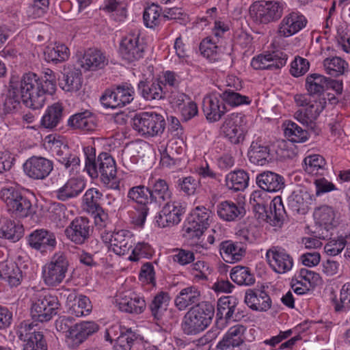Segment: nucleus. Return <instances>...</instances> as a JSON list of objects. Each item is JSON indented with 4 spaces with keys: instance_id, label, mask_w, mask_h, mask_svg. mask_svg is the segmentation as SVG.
Wrapping results in <instances>:
<instances>
[{
    "instance_id": "f257e3e1",
    "label": "nucleus",
    "mask_w": 350,
    "mask_h": 350,
    "mask_svg": "<svg viewBox=\"0 0 350 350\" xmlns=\"http://www.w3.org/2000/svg\"><path fill=\"white\" fill-rule=\"evenodd\" d=\"M56 90V77L47 69L42 77L33 72L24 74L17 81H11L3 106L6 113L18 109L21 102L34 109L42 108L46 95H52Z\"/></svg>"
},
{
    "instance_id": "f03ea898",
    "label": "nucleus",
    "mask_w": 350,
    "mask_h": 350,
    "mask_svg": "<svg viewBox=\"0 0 350 350\" xmlns=\"http://www.w3.org/2000/svg\"><path fill=\"white\" fill-rule=\"evenodd\" d=\"M214 315V307L208 302H202L191 308L185 315L182 323L183 332L196 334L204 330Z\"/></svg>"
},
{
    "instance_id": "7ed1b4c3",
    "label": "nucleus",
    "mask_w": 350,
    "mask_h": 350,
    "mask_svg": "<svg viewBox=\"0 0 350 350\" xmlns=\"http://www.w3.org/2000/svg\"><path fill=\"white\" fill-rule=\"evenodd\" d=\"M43 145L70 172L78 170L80 159L77 155L70 153L64 137L57 134H49L44 137Z\"/></svg>"
},
{
    "instance_id": "20e7f679",
    "label": "nucleus",
    "mask_w": 350,
    "mask_h": 350,
    "mask_svg": "<svg viewBox=\"0 0 350 350\" xmlns=\"http://www.w3.org/2000/svg\"><path fill=\"white\" fill-rule=\"evenodd\" d=\"M165 122L162 115L155 111L137 113L133 119V129L140 135L154 137L163 133Z\"/></svg>"
},
{
    "instance_id": "39448f33",
    "label": "nucleus",
    "mask_w": 350,
    "mask_h": 350,
    "mask_svg": "<svg viewBox=\"0 0 350 350\" xmlns=\"http://www.w3.org/2000/svg\"><path fill=\"white\" fill-rule=\"evenodd\" d=\"M212 212L204 206H196L190 213L183 228V234L188 239L199 240L212 221Z\"/></svg>"
},
{
    "instance_id": "423d86ee",
    "label": "nucleus",
    "mask_w": 350,
    "mask_h": 350,
    "mask_svg": "<svg viewBox=\"0 0 350 350\" xmlns=\"http://www.w3.org/2000/svg\"><path fill=\"white\" fill-rule=\"evenodd\" d=\"M147 46L146 39L135 31L122 36L120 41L118 53L122 59L132 62L143 57Z\"/></svg>"
},
{
    "instance_id": "0eeeda50",
    "label": "nucleus",
    "mask_w": 350,
    "mask_h": 350,
    "mask_svg": "<svg viewBox=\"0 0 350 350\" xmlns=\"http://www.w3.org/2000/svg\"><path fill=\"white\" fill-rule=\"evenodd\" d=\"M68 261L62 253L55 254L42 268V278L48 286H57L66 278Z\"/></svg>"
},
{
    "instance_id": "6e6552de",
    "label": "nucleus",
    "mask_w": 350,
    "mask_h": 350,
    "mask_svg": "<svg viewBox=\"0 0 350 350\" xmlns=\"http://www.w3.org/2000/svg\"><path fill=\"white\" fill-rule=\"evenodd\" d=\"M247 118L239 113H232L227 116L221 127V135L231 144L241 143L247 132Z\"/></svg>"
},
{
    "instance_id": "1a4fd4ad",
    "label": "nucleus",
    "mask_w": 350,
    "mask_h": 350,
    "mask_svg": "<svg viewBox=\"0 0 350 350\" xmlns=\"http://www.w3.org/2000/svg\"><path fill=\"white\" fill-rule=\"evenodd\" d=\"M112 304L119 310L139 314L146 309V301L139 295L131 289L120 288L112 299Z\"/></svg>"
},
{
    "instance_id": "9d476101",
    "label": "nucleus",
    "mask_w": 350,
    "mask_h": 350,
    "mask_svg": "<svg viewBox=\"0 0 350 350\" xmlns=\"http://www.w3.org/2000/svg\"><path fill=\"white\" fill-rule=\"evenodd\" d=\"M59 308L58 299L51 295H39L31 302L30 313L34 321H49L57 314Z\"/></svg>"
},
{
    "instance_id": "9b49d317",
    "label": "nucleus",
    "mask_w": 350,
    "mask_h": 350,
    "mask_svg": "<svg viewBox=\"0 0 350 350\" xmlns=\"http://www.w3.org/2000/svg\"><path fill=\"white\" fill-rule=\"evenodd\" d=\"M132 233L127 230L105 232L101 234L103 241L109 251L118 256L129 254L132 247Z\"/></svg>"
},
{
    "instance_id": "f8f14e48",
    "label": "nucleus",
    "mask_w": 350,
    "mask_h": 350,
    "mask_svg": "<svg viewBox=\"0 0 350 350\" xmlns=\"http://www.w3.org/2000/svg\"><path fill=\"white\" fill-rule=\"evenodd\" d=\"M185 212V206L179 201H170L162 207L156 215L154 221L157 226L165 228L179 224Z\"/></svg>"
},
{
    "instance_id": "ddd939ff",
    "label": "nucleus",
    "mask_w": 350,
    "mask_h": 350,
    "mask_svg": "<svg viewBox=\"0 0 350 350\" xmlns=\"http://www.w3.org/2000/svg\"><path fill=\"white\" fill-rule=\"evenodd\" d=\"M313 216L316 225L326 232V234L321 233L323 238L340 224V215L332 206L324 205L316 208Z\"/></svg>"
},
{
    "instance_id": "4468645a",
    "label": "nucleus",
    "mask_w": 350,
    "mask_h": 350,
    "mask_svg": "<svg viewBox=\"0 0 350 350\" xmlns=\"http://www.w3.org/2000/svg\"><path fill=\"white\" fill-rule=\"evenodd\" d=\"M287 55L282 52L273 51L254 56L251 60V66L255 70L280 69L286 64Z\"/></svg>"
},
{
    "instance_id": "2eb2a0df",
    "label": "nucleus",
    "mask_w": 350,
    "mask_h": 350,
    "mask_svg": "<svg viewBox=\"0 0 350 350\" xmlns=\"http://www.w3.org/2000/svg\"><path fill=\"white\" fill-rule=\"evenodd\" d=\"M319 273L306 268L300 269L295 273L291 280V287L297 295L307 293L311 288L321 283Z\"/></svg>"
},
{
    "instance_id": "dca6fc26",
    "label": "nucleus",
    "mask_w": 350,
    "mask_h": 350,
    "mask_svg": "<svg viewBox=\"0 0 350 350\" xmlns=\"http://www.w3.org/2000/svg\"><path fill=\"white\" fill-rule=\"evenodd\" d=\"M25 174L35 180L47 177L53 169V162L44 157H31L23 165Z\"/></svg>"
},
{
    "instance_id": "f3484780",
    "label": "nucleus",
    "mask_w": 350,
    "mask_h": 350,
    "mask_svg": "<svg viewBox=\"0 0 350 350\" xmlns=\"http://www.w3.org/2000/svg\"><path fill=\"white\" fill-rule=\"evenodd\" d=\"M266 258L271 268L278 273H285L293 267V258L282 248L272 247L266 252Z\"/></svg>"
},
{
    "instance_id": "a211bd4d",
    "label": "nucleus",
    "mask_w": 350,
    "mask_h": 350,
    "mask_svg": "<svg viewBox=\"0 0 350 350\" xmlns=\"http://www.w3.org/2000/svg\"><path fill=\"white\" fill-rule=\"evenodd\" d=\"M27 241L32 249L42 253L53 250L57 244L54 233L44 228L32 231L27 237Z\"/></svg>"
},
{
    "instance_id": "6ab92c4d",
    "label": "nucleus",
    "mask_w": 350,
    "mask_h": 350,
    "mask_svg": "<svg viewBox=\"0 0 350 350\" xmlns=\"http://www.w3.org/2000/svg\"><path fill=\"white\" fill-rule=\"evenodd\" d=\"M202 107L206 119L211 122L220 120L227 111L222 94L219 93L206 95L203 99Z\"/></svg>"
},
{
    "instance_id": "aec40b11",
    "label": "nucleus",
    "mask_w": 350,
    "mask_h": 350,
    "mask_svg": "<svg viewBox=\"0 0 350 350\" xmlns=\"http://www.w3.org/2000/svg\"><path fill=\"white\" fill-rule=\"evenodd\" d=\"M18 336L25 341L23 350H46L43 335L36 332L31 323H23L18 329Z\"/></svg>"
},
{
    "instance_id": "412c9836",
    "label": "nucleus",
    "mask_w": 350,
    "mask_h": 350,
    "mask_svg": "<svg viewBox=\"0 0 350 350\" xmlns=\"http://www.w3.org/2000/svg\"><path fill=\"white\" fill-rule=\"evenodd\" d=\"M91 232L89 221L85 217L75 219L65 230L68 239L77 244H82L87 240Z\"/></svg>"
},
{
    "instance_id": "4be33fe9",
    "label": "nucleus",
    "mask_w": 350,
    "mask_h": 350,
    "mask_svg": "<svg viewBox=\"0 0 350 350\" xmlns=\"http://www.w3.org/2000/svg\"><path fill=\"white\" fill-rule=\"evenodd\" d=\"M77 62L84 70L94 71L103 68L108 60L100 51L89 49L78 57Z\"/></svg>"
},
{
    "instance_id": "5701e85b",
    "label": "nucleus",
    "mask_w": 350,
    "mask_h": 350,
    "mask_svg": "<svg viewBox=\"0 0 350 350\" xmlns=\"http://www.w3.org/2000/svg\"><path fill=\"white\" fill-rule=\"evenodd\" d=\"M85 185L86 181L83 176L72 177L55 191V196L59 200H68L78 196L85 189Z\"/></svg>"
},
{
    "instance_id": "b1692460",
    "label": "nucleus",
    "mask_w": 350,
    "mask_h": 350,
    "mask_svg": "<svg viewBox=\"0 0 350 350\" xmlns=\"http://www.w3.org/2000/svg\"><path fill=\"white\" fill-rule=\"evenodd\" d=\"M83 79L81 70L76 68H64L62 79L59 81V88L65 92L77 94L83 86Z\"/></svg>"
},
{
    "instance_id": "393cba45",
    "label": "nucleus",
    "mask_w": 350,
    "mask_h": 350,
    "mask_svg": "<svg viewBox=\"0 0 350 350\" xmlns=\"http://www.w3.org/2000/svg\"><path fill=\"white\" fill-rule=\"evenodd\" d=\"M66 306L69 313L77 317L87 316L92 310L90 299L83 295H77L75 292H70L68 295Z\"/></svg>"
},
{
    "instance_id": "a878e982",
    "label": "nucleus",
    "mask_w": 350,
    "mask_h": 350,
    "mask_svg": "<svg viewBox=\"0 0 350 350\" xmlns=\"http://www.w3.org/2000/svg\"><path fill=\"white\" fill-rule=\"evenodd\" d=\"M295 101L297 105L305 107L309 112V117L314 120L319 116L326 105L325 97L307 94L295 96Z\"/></svg>"
},
{
    "instance_id": "bb28decb",
    "label": "nucleus",
    "mask_w": 350,
    "mask_h": 350,
    "mask_svg": "<svg viewBox=\"0 0 350 350\" xmlns=\"http://www.w3.org/2000/svg\"><path fill=\"white\" fill-rule=\"evenodd\" d=\"M44 58L48 63L57 64L67 61L70 57V49L62 42H55L47 44L43 51Z\"/></svg>"
},
{
    "instance_id": "cd10ccee",
    "label": "nucleus",
    "mask_w": 350,
    "mask_h": 350,
    "mask_svg": "<svg viewBox=\"0 0 350 350\" xmlns=\"http://www.w3.org/2000/svg\"><path fill=\"white\" fill-rule=\"evenodd\" d=\"M67 125L73 129L93 131L97 127V122L92 113L84 111L70 116L68 119Z\"/></svg>"
},
{
    "instance_id": "c85d7f7f",
    "label": "nucleus",
    "mask_w": 350,
    "mask_h": 350,
    "mask_svg": "<svg viewBox=\"0 0 350 350\" xmlns=\"http://www.w3.org/2000/svg\"><path fill=\"white\" fill-rule=\"evenodd\" d=\"M256 184L262 190L271 193L278 192L284 187V178L271 171L257 175Z\"/></svg>"
},
{
    "instance_id": "c756f323",
    "label": "nucleus",
    "mask_w": 350,
    "mask_h": 350,
    "mask_svg": "<svg viewBox=\"0 0 350 350\" xmlns=\"http://www.w3.org/2000/svg\"><path fill=\"white\" fill-rule=\"evenodd\" d=\"M245 302L253 310L264 312L271 306V301L268 294L262 291L249 290L245 293Z\"/></svg>"
},
{
    "instance_id": "7c9ffc66",
    "label": "nucleus",
    "mask_w": 350,
    "mask_h": 350,
    "mask_svg": "<svg viewBox=\"0 0 350 350\" xmlns=\"http://www.w3.org/2000/svg\"><path fill=\"white\" fill-rule=\"evenodd\" d=\"M245 210L241 203L226 200L217 205L218 216L223 220L231 221L244 216Z\"/></svg>"
},
{
    "instance_id": "2f4dec72",
    "label": "nucleus",
    "mask_w": 350,
    "mask_h": 350,
    "mask_svg": "<svg viewBox=\"0 0 350 350\" xmlns=\"http://www.w3.org/2000/svg\"><path fill=\"white\" fill-rule=\"evenodd\" d=\"M312 195L306 189H298L293 192L288 197V206L298 213L305 214L309 205L312 202Z\"/></svg>"
},
{
    "instance_id": "473e14b6",
    "label": "nucleus",
    "mask_w": 350,
    "mask_h": 350,
    "mask_svg": "<svg viewBox=\"0 0 350 350\" xmlns=\"http://www.w3.org/2000/svg\"><path fill=\"white\" fill-rule=\"evenodd\" d=\"M97 167L101 180L105 184H109L116 178V168L114 159L106 152L99 154L97 159Z\"/></svg>"
},
{
    "instance_id": "72a5a7b5",
    "label": "nucleus",
    "mask_w": 350,
    "mask_h": 350,
    "mask_svg": "<svg viewBox=\"0 0 350 350\" xmlns=\"http://www.w3.org/2000/svg\"><path fill=\"white\" fill-rule=\"evenodd\" d=\"M219 253L224 261L234 263L239 261L245 254V249L239 243L228 240L219 245Z\"/></svg>"
},
{
    "instance_id": "f704fd0d",
    "label": "nucleus",
    "mask_w": 350,
    "mask_h": 350,
    "mask_svg": "<svg viewBox=\"0 0 350 350\" xmlns=\"http://www.w3.org/2000/svg\"><path fill=\"white\" fill-rule=\"evenodd\" d=\"M306 88L308 95L325 97L324 92L329 88V79L320 74H311L306 78Z\"/></svg>"
},
{
    "instance_id": "c9c22d12",
    "label": "nucleus",
    "mask_w": 350,
    "mask_h": 350,
    "mask_svg": "<svg viewBox=\"0 0 350 350\" xmlns=\"http://www.w3.org/2000/svg\"><path fill=\"white\" fill-rule=\"evenodd\" d=\"M200 49L202 55L211 62L217 61L224 53L228 52L226 46L216 43L210 37L201 42Z\"/></svg>"
},
{
    "instance_id": "e433bc0d",
    "label": "nucleus",
    "mask_w": 350,
    "mask_h": 350,
    "mask_svg": "<svg viewBox=\"0 0 350 350\" xmlns=\"http://www.w3.org/2000/svg\"><path fill=\"white\" fill-rule=\"evenodd\" d=\"M63 117V106L55 103L49 106L40 119V124L45 129H52L56 127Z\"/></svg>"
},
{
    "instance_id": "4c0bfd02",
    "label": "nucleus",
    "mask_w": 350,
    "mask_h": 350,
    "mask_svg": "<svg viewBox=\"0 0 350 350\" xmlns=\"http://www.w3.org/2000/svg\"><path fill=\"white\" fill-rule=\"evenodd\" d=\"M150 196L155 200L165 201L171 198L172 193L165 180L151 175L148 180Z\"/></svg>"
},
{
    "instance_id": "58836bf2",
    "label": "nucleus",
    "mask_w": 350,
    "mask_h": 350,
    "mask_svg": "<svg viewBox=\"0 0 350 350\" xmlns=\"http://www.w3.org/2000/svg\"><path fill=\"white\" fill-rule=\"evenodd\" d=\"M138 90L146 100H161L164 98L165 94L164 88L157 79L152 83L140 81L138 84Z\"/></svg>"
},
{
    "instance_id": "ea45409f",
    "label": "nucleus",
    "mask_w": 350,
    "mask_h": 350,
    "mask_svg": "<svg viewBox=\"0 0 350 350\" xmlns=\"http://www.w3.org/2000/svg\"><path fill=\"white\" fill-rule=\"evenodd\" d=\"M0 276L8 282L11 286H18L22 280V272L16 264L6 260L0 264Z\"/></svg>"
},
{
    "instance_id": "a19ab883",
    "label": "nucleus",
    "mask_w": 350,
    "mask_h": 350,
    "mask_svg": "<svg viewBox=\"0 0 350 350\" xmlns=\"http://www.w3.org/2000/svg\"><path fill=\"white\" fill-rule=\"evenodd\" d=\"M249 175L242 170H234L225 176V185L228 189L243 191L248 187Z\"/></svg>"
},
{
    "instance_id": "79ce46f5",
    "label": "nucleus",
    "mask_w": 350,
    "mask_h": 350,
    "mask_svg": "<svg viewBox=\"0 0 350 350\" xmlns=\"http://www.w3.org/2000/svg\"><path fill=\"white\" fill-rule=\"evenodd\" d=\"M142 339H137L131 329H126L125 332H121L113 346L114 350H140Z\"/></svg>"
},
{
    "instance_id": "37998d69",
    "label": "nucleus",
    "mask_w": 350,
    "mask_h": 350,
    "mask_svg": "<svg viewBox=\"0 0 350 350\" xmlns=\"http://www.w3.org/2000/svg\"><path fill=\"white\" fill-rule=\"evenodd\" d=\"M23 226L20 224L6 219H0V237L16 242L23 237Z\"/></svg>"
},
{
    "instance_id": "c03bdc74",
    "label": "nucleus",
    "mask_w": 350,
    "mask_h": 350,
    "mask_svg": "<svg viewBox=\"0 0 350 350\" xmlns=\"http://www.w3.org/2000/svg\"><path fill=\"white\" fill-rule=\"evenodd\" d=\"M200 293L195 286H189L182 289L175 299V305L180 310L186 309L189 306L199 301Z\"/></svg>"
},
{
    "instance_id": "a18cd8bd",
    "label": "nucleus",
    "mask_w": 350,
    "mask_h": 350,
    "mask_svg": "<svg viewBox=\"0 0 350 350\" xmlns=\"http://www.w3.org/2000/svg\"><path fill=\"white\" fill-rule=\"evenodd\" d=\"M245 331L246 328L245 326L239 324L235 325L228 329L218 343L243 347L241 345L244 342Z\"/></svg>"
},
{
    "instance_id": "49530a36",
    "label": "nucleus",
    "mask_w": 350,
    "mask_h": 350,
    "mask_svg": "<svg viewBox=\"0 0 350 350\" xmlns=\"http://www.w3.org/2000/svg\"><path fill=\"white\" fill-rule=\"evenodd\" d=\"M285 137L293 143H303L308 140V133L296 123L285 121L282 124Z\"/></svg>"
},
{
    "instance_id": "de8ad7c7",
    "label": "nucleus",
    "mask_w": 350,
    "mask_h": 350,
    "mask_svg": "<svg viewBox=\"0 0 350 350\" xmlns=\"http://www.w3.org/2000/svg\"><path fill=\"white\" fill-rule=\"evenodd\" d=\"M326 162L319 154H310L304 159V170L311 176L323 175Z\"/></svg>"
},
{
    "instance_id": "09e8293b",
    "label": "nucleus",
    "mask_w": 350,
    "mask_h": 350,
    "mask_svg": "<svg viewBox=\"0 0 350 350\" xmlns=\"http://www.w3.org/2000/svg\"><path fill=\"white\" fill-rule=\"evenodd\" d=\"M269 150L267 146L260 142H253L248 151V157L251 163L264 165L268 161Z\"/></svg>"
},
{
    "instance_id": "8fccbe9b",
    "label": "nucleus",
    "mask_w": 350,
    "mask_h": 350,
    "mask_svg": "<svg viewBox=\"0 0 350 350\" xmlns=\"http://www.w3.org/2000/svg\"><path fill=\"white\" fill-rule=\"evenodd\" d=\"M237 305V299L232 296L221 297L217 301V317L226 321L230 320L234 313Z\"/></svg>"
},
{
    "instance_id": "3c124183",
    "label": "nucleus",
    "mask_w": 350,
    "mask_h": 350,
    "mask_svg": "<svg viewBox=\"0 0 350 350\" xmlns=\"http://www.w3.org/2000/svg\"><path fill=\"white\" fill-rule=\"evenodd\" d=\"M131 253L128 260L131 262H138L142 258H150L154 252L151 245L144 241H137L132 244Z\"/></svg>"
},
{
    "instance_id": "603ef678",
    "label": "nucleus",
    "mask_w": 350,
    "mask_h": 350,
    "mask_svg": "<svg viewBox=\"0 0 350 350\" xmlns=\"http://www.w3.org/2000/svg\"><path fill=\"white\" fill-rule=\"evenodd\" d=\"M323 65L326 72L335 77L344 74L348 68V64L338 57L325 59Z\"/></svg>"
},
{
    "instance_id": "864d4df0",
    "label": "nucleus",
    "mask_w": 350,
    "mask_h": 350,
    "mask_svg": "<svg viewBox=\"0 0 350 350\" xmlns=\"http://www.w3.org/2000/svg\"><path fill=\"white\" fill-rule=\"evenodd\" d=\"M102 196L103 194L98 189H88L83 196L84 208L89 213H94L95 210L100 207L99 201Z\"/></svg>"
},
{
    "instance_id": "5fc2aeb1",
    "label": "nucleus",
    "mask_w": 350,
    "mask_h": 350,
    "mask_svg": "<svg viewBox=\"0 0 350 350\" xmlns=\"http://www.w3.org/2000/svg\"><path fill=\"white\" fill-rule=\"evenodd\" d=\"M230 278L239 285L249 286L254 283V278L247 268L236 266L230 271Z\"/></svg>"
},
{
    "instance_id": "6e6d98bb",
    "label": "nucleus",
    "mask_w": 350,
    "mask_h": 350,
    "mask_svg": "<svg viewBox=\"0 0 350 350\" xmlns=\"http://www.w3.org/2000/svg\"><path fill=\"white\" fill-rule=\"evenodd\" d=\"M191 171L200 179L215 180L218 176L217 173L210 167L206 160H200L196 162L193 165Z\"/></svg>"
},
{
    "instance_id": "4d7b16f0",
    "label": "nucleus",
    "mask_w": 350,
    "mask_h": 350,
    "mask_svg": "<svg viewBox=\"0 0 350 350\" xmlns=\"http://www.w3.org/2000/svg\"><path fill=\"white\" fill-rule=\"evenodd\" d=\"M0 197L5 203L9 211H12L19 202L23 196L20 191L14 187L3 188L0 191Z\"/></svg>"
},
{
    "instance_id": "13d9d810",
    "label": "nucleus",
    "mask_w": 350,
    "mask_h": 350,
    "mask_svg": "<svg viewBox=\"0 0 350 350\" xmlns=\"http://www.w3.org/2000/svg\"><path fill=\"white\" fill-rule=\"evenodd\" d=\"M150 196L148 187L139 185L131 188L128 192V198L135 202L138 205H147Z\"/></svg>"
},
{
    "instance_id": "bf43d9fd",
    "label": "nucleus",
    "mask_w": 350,
    "mask_h": 350,
    "mask_svg": "<svg viewBox=\"0 0 350 350\" xmlns=\"http://www.w3.org/2000/svg\"><path fill=\"white\" fill-rule=\"evenodd\" d=\"M149 213L147 205H137L134 210L129 211L131 224L136 228H142Z\"/></svg>"
},
{
    "instance_id": "052dcab7",
    "label": "nucleus",
    "mask_w": 350,
    "mask_h": 350,
    "mask_svg": "<svg viewBox=\"0 0 350 350\" xmlns=\"http://www.w3.org/2000/svg\"><path fill=\"white\" fill-rule=\"evenodd\" d=\"M223 100L232 107H238L243 105H250L252 98L247 96L242 95L238 92L226 90L222 94Z\"/></svg>"
},
{
    "instance_id": "680f3d73",
    "label": "nucleus",
    "mask_w": 350,
    "mask_h": 350,
    "mask_svg": "<svg viewBox=\"0 0 350 350\" xmlns=\"http://www.w3.org/2000/svg\"><path fill=\"white\" fill-rule=\"evenodd\" d=\"M266 2V20L278 21L282 14L284 3L277 1H265Z\"/></svg>"
},
{
    "instance_id": "e2e57ef3",
    "label": "nucleus",
    "mask_w": 350,
    "mask_h": 350,
    "mask_svg": "<svg viewBox=\"0 0 350 350\" xmlns=\"http://www.w3.org/2000/svg\"><path fill=\"white\" fill-rule=\"evenodd\" d=\"M65 340L69 348L75 349L82 344L85 339L75 324L68 329L67 334L65 335Z\"/></svg>"
},
{
    "instance_id": "0e129e2a",
    "label": "nucleus",
    "mask_w": 350,
    "mask_h": 350,
    "mask_svg": "<svg viewBox=\"0 0 350 350\" xmlns=\"http://www.w3.org/2000/svg\"><path fill=\"white\" fill-rule=\"evenodd\" d=\"M49 5V0H33L27 10V15L34 19L40 18L46 12Z\"/></svg>"
},
{
    "instance_id": "69168bd1",
    "label": "nucleus",
    "mask_w": 350,
    "mask_h": 350,
    "mask_svg": "<svg viewBox=\"0 0 350 350\" xmlns=\"http://www.w3.org/2000/svg\"><path fill=\"white\" fill-rule=\"evenodd\" d=\"M178 186L181 191L188 196L193 195L200 186V182L192 176H187L178 180Z\"/></svg>"
},
{
    "instance_id": "338daca9",
    "label": "nucleus",
    "mask_w": 350,
    "mask_h": 350,
    "mask_svg": "<svg viewBox=\"0 0 350 350\" xmlns=\"http://www.w3.org/2000/svg\"><path fill=\"white\" fill-rule=\"evenodd\" d=\"M338 312L350 310V282L345 283L340 290V301L336 303Z\"/></svg>"
},
{
    "instance_id": "774afa93",
    "label": "nucleus",
    "mask_w": 350,
    "mask_h": 350,
    "mask_svg": "<svg viewBox=\"0 0 350 350\" xmlns=\"http://www.w3.org/2000/svg\"><path fill=\"white\" fill-rule=\"evenodd\" d=\"M338 36L341 40V46L344 51L350 53V25L347 23H340L336 27Z\"/></svg>"
}]
</instances>
